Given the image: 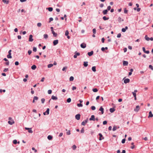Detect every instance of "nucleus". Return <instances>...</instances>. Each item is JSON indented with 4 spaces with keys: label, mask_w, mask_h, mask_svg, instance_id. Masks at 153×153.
I'll use <instances>...</instances> for the list:
<instances>
[{
    "label": "nucleus",
    "mask_w": 153,
    "mask_h": 153,
    "mask_svg": "<svg viewBox=\"0 0 153 153\" xmlns=\"http://www.w3.org/2000/svg\"><path fill=\"white\" fill-rule=\"evenodd\" d=\"M8 119L9 120L8 121V123L9 124L12 125L14 123V121L11 117H9Z\"/></svg>",
    "instance_id": "f257e3e1"
},
{
    "label": "nucleus",
    "mask_w": 153,
    "mask_h": 153,
    "mask_svg": "<svg viewBox=\"0 0 153 153\" xmlns=\"http://www.w3.org/2000/svg\"><path fill=\"white\" fill-rule=\"evenodd\" d=\"M80 55V53L79 52H75V54L74 56V58H76L77 56H79Z\"/></svg>",
    "instance_id": "f03ea898"
},
{
    "label": "nucleus",
    "mask_w": 153,
    "mask_h": 153,
    "mask_svg": "<svg viewBox=\"0 0 153 153\" xmlns=\"http://www.w3.org/2000/svg\"><path fill=\"white\" fill-rule=\"evenodd\" d=\"M143 51V52L149 54V51H146V50L145 48V47H143L142 48Z\"/></svg>",
    "instance_id": "7ed1b4c3"
},
{
    "label": "nucleus",
    "mask_w": 153,
    "mask_h": 153,
    "mask_svg": "<svg viewBox=\"0 0 153 153\" xmlns=\"http://www.w3.org/2000/svg\"><path fill=\"white\" fill-rule=\"evenodd\" d=\"M88 119H87L83 121L81 125L83 126H85L88 121Z\"/></svg>",
    "instance_id": "20e7f679"
},
{
    "label": "nucleus",
    "mask_w": 153,
    "mask_h": 153,
    "mask_svg": "<svg viewBox=\"0 0 153 153\" xmlns=\"http://www.w3.org/2000/svg\"><path fill=\"white\" fill-rule=\"evenodd\" d=\"M33 41V35H30L29 36V42H32Z\"/></svg>",
    "instance_id": "39448f33"
},
{
    "label": "nucleus",
    "mask_w": 153,
    "mask_h": 153,
    "mask_svg": "<svg viewBox=\"0 0 153 153\" xmlns=\"http://www.w3.org/2000/svg\"><path fill=\"white\" fill-rule=\"evenodd\" d=\"M99 135L100 136L99 140H101L104 139V137H103V136L101 133H99Z\"/></svg>",
    "instance_id": "423d86ee"
},
{
    "label": "nucleus",
    "mask_w": 153,
    "mask_h": 153,
    "mask_svg": "<svg viewBox=\"0 0 153 153\" xmlns=\"http://www.w3.org/2000/svg\"><path fill=\"white\" fill-rule=\"evenodd\" d=\"M80 46L82 48H85L86 47V44L84 43H82L81 44Z\"/></svg>",
    "instance_id": "0eeeda50"
},
{
    "label": "nucleus",
    "mask_w": 153,
    "mask_h": 153,
    "mask_svg": "<svg viewBox=\"0 0 153 153\" xmlns=\"http://www.w3.org/2000/svg\"><path fill=\"white\" fill-rule=\"evenodd\" d=\"M129 82H130V79L128 78L126 79H125L124 80V82L125 84L128 83Z\"/></svg>",
    "instance_id": "6e6552de"
},
{
    "label": "nucleus",
    "mask_w": 153,
    "mask_h": 153,
    "mask_svg": "<svg viewBox=\"0 0 153 153\" xmlns=\"http://www.w3.org/2000/svg\"><path fill=\"white\" fill-rule=\"evenodd\" d=\"M53 45H56L58 43V40H54L53 42Z\"/></svg>",
    "instance_id": "1a4fd4ad"
},
{
    "label": "nucleus",
    "mask_w": 153,
    "mask_h": 153,
    "mask_svg": "<svg viewBox=\"0 0 153 153\" xmlns=\"http://www.w3.org/2000/svg\"><path fill=\"white\" fill-rule=\"evenodd\" d=\"M123 62L124 66H127L128 64V62L127 61H123Z\"/></svg>",
    "instance_id": "9d476101"
},
{
    "label": "nucleus",
    "mask_w": 153,
    "mask_h": 153,
    "mask_svg": "<svg viewBox=\"0 0 153 153\" xmlns=\"http://www.w3.org/2000/svg\"><path fill=\"white\" fill-rule=\"evenodd\" d=\"M140 106L139 105H137L136 107V108L134 109V111H138L139 109Z\"/></svg>",
    "instance_id": "9b49d317"
},
{
    "label": "nucleus",
    "mask_w": 153,
    "mask_h": 153,
    "mask_svg": "<svg viewBox=\"0 0 153 153\" xmlns=\"http://www.w3.org/2000/svg\"><path fill=\"white\" fill-rule=\"evenodd\" d=\"M117 20L120 23L122 21L123 22L124 21V20L122 19L120 17L118 18Z\"/></svg>",
    "instance_id": "f8f14e48"
},
{
    "label": "nucleus",
    "mask_w": 153,
    "mask_h": 153,
    "mask_svg": "<svg viewBox=\"0 0 153 153\" xmlns=\"http://www.w3.org/2000/svg\"><path fill=\"white\" fill-rule=\"evenodd\" d=\"M94 53V52L93 51H91L90 52H88V54L89 56H91Z\"/></svg>",
    "instance_id": "ddd939ff"
},
{
    "label": "nucleus",
    "mask_w": 153,
    "mask_h": 153,
    "mask_svg": "<svg viewBox=\"0 0 153 153\" xmlns=\"http://www.w3.org/2000/svg\"><path fill=\"white\" fill-rule=\"evenodd\" d=\"M99 110L101 112V114H103L104 113V109L102 106H101L99 109Z\"/></svg>",
    "instance_id": "4468645a"
},
{
    "label": "nucleus",
    "mask_w": 153,
    "mask_h": 153,
    "mask_svg": "<svg viewBox=\"0 0 153 153\" xmlns=\"http://www.w3.org/2000/svg\"><path fill=\"white\" fill-rule=\"evenodd\" d=\"M89 120H90L94 121L95 120L94 115H91V117L89 119Z\"/></svg>",
    "instance_id": "2eb2a0df"
},
{
    "label": "nucleus",
    "mask_w": 153,
    "mask_h": 153,
    "mask_svg": "<svg viewBox=\"0 0 153 153\" xmlns=\"http://www.w3.org/2000/svg\"><path fill=\"white\" fill-rule=\"evenodd\" d=\"M51 99L54 100H57L58 98L54 96L53 95H52L51 96Z\"/></svg>",
    "instance_id": "dca6fc26"
},
{
    "label": "nucleus",
    "mask_w": 153,
    "mask_h": 153,
    "mask_svg": "<svg viewBox=\"0 0 153 153\" xmlns=\"http://www.w3.org/2000/svg\"><path fill=\"white\" fill-rule=\"evenodd\" d=\"M52 33H53L54 37H56L57 36V34L54 31H52Z\"/></svg>",
    "instance_id": "f3484780"
},
{
    "label": "nucleus",
    "mask_w": 153,
    "mask_h": 153,
    "mask_svg": "<svg viewBox=\"0 0 153 153\" xmlns=\"http://www.w3.org/2000/svg\"><path fill=\"white\" fill-rule=\"evenodd\" d=\"M119 128V127H117V126H114L112 128V130L113 131H115L116 129H117L118 128Z\"/></svg>",
    "instance_id": "a211bd4d"
},
{
    "label": "nucleus",
    "mask_w": 153,
    "mask_h": 153,
    "mask_svg": "<svg viewBox=\"0 0 153 153\" xmlns=\"http://www.w3.org/2000/svg\"><path fill=\"white\" fill-rule=\"evenodd\" d=\"M109 111L111 112L112 113L115 111V109L114 108H111L110 109Z\"/></svg>",
    "instance_id": "6ab92c4d"
},
{
    "label": "nucleus",
    "mask_w": 153,
    "mask_h": 153,
    "mask_svg": "<svg viewBox=\"0 0 153 153\" xmlns=\"http://www.w3.org/2000/svg\"><path fill=\"white\" fill-rule=\"evenodd\" d=\"M36 68V66L35 65H33L31 67L32 69L33 70H35Z\"/></svg>",
    "instance_id": "aec40b11"
},
{
    "label": "nucleus",
    "mask_w": 153,
    "mask_h": 153,
    "mask_svg": "<svg viewBox=\"0 0 153 153\" xmlns=\"http://www.w3.org/2000/svg\"><path fill=\"white\" fill-rule=\"evenodd\" d=\"M108 12L107 10H105L103 11L102 13L104 15H106L107 14Z\"/></svg>",
    "instance_id": "412c9836"
},
{
    "label": "nucleus",
    "mask_w": 153,
    "mask_h": 153,
    "mask_svg": "<svg viewBox=\"0 0 153 153\" xmlns=\"http://www.w3.org/2000/svg\"><path fill=\"white\" fill-rule=\"evenodd\" d=\"M88 62H84L83 65L85 67H87L88 66Z\"/></svg>",
    "instance_id": "4be33fe9"
},
{
    "label": "nucleus",
    "mask_w": 153,
    "mask_h": 153,
    "mask_svg": "<svg viewBox=\"0 0 153 153\" xmlns=\"http://www.w3.org/2000/svg\"><path fill=\"white\" fill-rule=\"evenodd\" d=\"M145 39L147 41H149L150 40V38L148 37L147 35L145 36Z\"/></svg>",
    "instance_id": "5701e85b"
},
{
    "label": "nucleus",
    "mask_w": 153,
    "mask_h": 153,
    "mask_svg": "<svg viewBox=\"0 0 153 153\" xmlns=\"http://www.w3.org/2000/svg\"><path fill=\"white\" fill-rule=\"evenodd\" d=\"M102 19L105 21L108 20L109 19V17H106L105 16H104L102 17Z\"/></svg>",
    "instance_id": "b1692460"
},
{
    "label": "nucleus",
    "mask_w": 153,
    "mask_h": 153,
    "mask_svg": "<svg viewBox=\"0 0 153 153\" xmlns=\"http://www.w3.org/2000/svg\"><path fill=\"white\" fill-rule=\"evenodd\" d=\"M47 9H48V11L50 12L52 11L53 10V8L52 7H49L48 8H47Z\"/></svg>",
    "instance_id": "393cba45"
},
{
    "label": "nucleus",
    "mask_w": 153,
    "mask_h": 153,
    "mask_svg": "<svg viewBox=\"0 0 153 153\" xmlns=\"http://www.w3.org/2000/svg\"><path fill=\"white\" fill-rule=\"evenodd\" d=\"M2 1L5 4H8L9 3V1H6V0H2Z\"/></svg>",
    "instance_id": "a878e982"
},
{
    "label": "nucleus",
    "mask_w": 153,
    "mask_h": 153,
    "mask_svg": "<svg viewBox=\"0 0 153 153\" xmlns=\"http://www.w3.org/2000/svg\"><path fill=\"white\" fill-rule=\"evenodd\" d=\"M80 115H75V118L77 120H79L80 118Z\"/></svg>",
    "instance_id": "bb28decb"
},
{
    "label": "nucleus",
    "mask_w": 153,
    "mask_h": 153,
    "mask_svg": "<svg viewBox=\"0 0 153 153\" xmlns=\"http://www.w3.org/2000/svg\"><path fill=\"white\" fill-rule=\"evenodd\" d=\"M96 67L95 66H93L92 68V70L94 72H95L96 71Z\"/></svg>",
    "instance_id": "cd10ccee"
},
{
    "label": "nucleus",
    "mask_w": 153,
    "mask_h": 153,
    "mask_svg": "<svg viewBox=\"0 0 153 153\" xmlns=\"http://www.w3.org/2000/svg\"><path fill=\"white\" fill-rule=\"evenodd\" d=\"M48 139L49 140H51L52 138H53V137L52 136L50 135H48Z\"/></svg>",
    "instance_id": "c85d7f7f"
},
{
    "label": "nucleus",
    "mask_w": 153,
    "mask_h": 153,
    "mask_svg": "<svg viewBox=\"0 0 153 153\" xmlns=\"http://www.w3.org/2000/svg\"><path fill=\"white\" fill-rule=\"evenodd\" d=\"M74 79V77L73 76H71L69 78V80L70 81H73Z\"/></svg>",
    "instance_id": "c756f323"
},
{
    "label": "nucleus",
    "mask_w": 153,
    "mask_h": 153,
    "mask_svg": "<svg viewBox=\"0 0 153 153\" xmlns=\"http://www.w3.org/2000/svg\"><path fill=\"white\" fill-rule=\"evenodd\" d=\"M44 38L45 39H47L48 37V36L47 34H45L43 35Z\"/></svg>",
    "instance_id": "7c9ffc66"
},
{
    "label": "nucleus",
    "mask_w": 153,
    "mask_h": 153,
    "mask_svg": "<svg viewBox=\"0 0 153 153\" xmlns=\"http://www.w3.org/2000/svg\"><path fill=\"white\" fill-rule=\"evenodd\" d=\"M134 143L133 142H132L131 143V145H132V146H131V149H133L134 148Z\"/></svg>",
    "instance_id": "2f4dec72"
},
{
    "label": "nucleus",
    "mask_w": 153,
    "mask_h": 153,
    "mask_svg": "<svg viewBox=\"0 0 153 153\" xmlns=\"http://www.w3.org/2000/svg\"><path fill=\"white\" fill-rule=\"evenodd\" d=\"M149 68L151 70L153 71V66L151 65H150L149 66Z\"/></svg>",
    "instance_id": "473e14b6"
},
{
    "label": "nucleus",
    "mask_w": 153,
    "mask_h": 153,
    "mask_svg": "<svg viewBox=\"0 0 153 153\" xmlns=\"http://www.w3.org/2000/svg\"><path fill=\"white\" fill-rule=\"evenodd\" d=\"M53 65V64H48V68H51L52 67Z\"/></svg>",
    "instance_id": "72a5a7b5"
},
{
    "label": "nucleus",
    "mask_w": 153,
    "mask_h": 153,
    "mask_svg": "<svg viewBox=\"0 0 153 153\" xmlns=\"http://www.w3.org/2000/svg\"><path fill=\"white\" fill-rule=\"evenodd\" d=\"M76 148V146L75 145H74L72 146V148L74 150H75Z\"/></svg>",
    "instance_id": "f704fd0d"
},
{
    "label": "nucleus",
    "mask_w": 153,
    "mask_h": 153,
    "mask_svg": "<svg viewBox=\"0 0 153 153\" xmlns=\"http://www.w3.org/2000/svg\"><path fill=\"white\" fill-rule=\"evenodd\" d=\"M49 110L50 109L49 108H47V110L45 111V112L47 114H49Z\"/></svg>",
    "instance_id": "c9c22d12"
},
{
    "label": "nucleus",
    "mask_w": 153,
    "mask_h": 153,
    "mask_svg": "<svg viewBox=\"0 0 153 153\" xmlns=\"http://www.w3.org/2000/svg\"><path fill=\"white\" fill-rule=\"evenodd\" d=\"M71 99L70 98H68L67 100V102L68 103H69V102H71Z\"/></svg>",
    "instance_id": "e433bc0d"
},
{
    "label": "nucleus",
    "mask_w": 153,
    "mask_h": 153,
    "mask_svg": "<svg viewBox=\"0 0 153 153\" xmlns=\"http://www.w3.org/2000/svg\"><path fill=\"white\" fill-rule=\"evenodd\" d=\"M92 91L94 92H96L98 91V90L97 88H95L93 89H92Z\"/></svg>",
    "instance_id": "4c0bfd02"
},
{
    "label": "nucleus",
    "mask_w": 153,
    "mask_h": 153,
    "mask_svg": "<svg viewBox=\"0 0 153 153\" xmlns=\"http://www.w3.org/2000/svg\"><path fill=\"white\" fill-rule=\"evenodd\" d=\"M91 108L92 110H94L96 109V108L94 106H91Z\"/></svg>",
    "instance_id": "58836bf2"
},
{
    "label": "nucleus",
    "mask_w": 153,
    "mask_h": 153,
    "mask_svg": "<svg viewBox=\"0 0 153 153\" xmlns=\"http://www.w3.org/2000/svg\"><path fill=\"white\" fill-rule=\"evenodd\" d=\"M65 35L66 36L68 35L69 34V32H68V30H66L65 31Z\"/></svg>",
    "instance_id": "ea45409f"
},
{
    "label": "nucleus",
    "mask_w": 153,
    "mask_h": 153,
    "mask_svg": "<svg viewBox=\"0 0 153 153\" xmlns=\"http://www.w3.org/2000/svg\"><path fill=\"white\" fill-rule=\"evenodd\" d=\"M37 51V49L35 47H33V51L35 52H36Z\"/></svg>",
    "instance_id": "a19ab883"
},
{
    "label": "nucleus",
    "mask_w": 153,
    "mask_h": 153,
    "mask_svg": "<svg viewBox=\"0 0 153 153\" xmlns=\"http://www.w3.org/2000/svg\"><path fill=\"white\" fill-rule=\"evenodd\" d=\"M7 57L8 58H12V56H11V54H8L7 56Z\"/></svg>",
    "instance_id": "79ce46f5"
},
{
    "label": "nucleus",
    "mask_w": 153,
    "mask_h": 153,
    "mask_svg": "<svg viewBox=\"0 0 153 153\" xmlns=\"http://www.w3.org/2000/svg\"><path fill=\"white\" fill-rule=\"evenodd\" d=\"M128 12V10H126V8H125L124 9V13H127Z\"/></svg>",
    "instance_id": "37998d69"
},
{
    "label": "nucleus",
    "mask_w": 153,
    "mask_h": 153,
    "mask_svg": "<svg viewBox=\"0 0 153 153\" xmlns=\"http://www.w3.org/2000/svg\"><path fill=\"white\" fill-rule=\"evenodd\" d=\"M77 105L79 107H82L83 105L81 103L78 104Z\"/></svg>",
    "instance_id": "c03bdc74"
},
{
    "label": "nucleus",
    "mask_w": 153,
    "mask_h": 153,
    "mask_svg": "<svg viewBox=\"0 0 153 153\" xmlns=\"http://www.w3.org/2000/svg\"><path fill=\"white\" fill-rule=\"evenodd\" d=\"M41 25H42V24L41 23L39 22V23H38L37 24V26L38 27H40L41 26Z\"/></svg>",
    "instance_id": "a18cd8bd"
},
{
    "label": "nucleus",
    "mask_w": 153,
    "mask_h": 153,
    "mask_svg": "<svg viewBox=\"0 0 153 153\" xmlns=\"http://www.w3.org/2000/svg\"><path fill=\"white\" fill-rule=\"evenodd\" d=\"M41 100L42 103H44L45 101V100L44 98H42L41 99Z\"/></svg>",
    "instance_id": "49530a36"
},
{
    "label": "nucleus",
    "mask_w": 153,
    "mask_h": 153,
    "mask_svg": "<svg viewBox=\"0 0 153 153\" xmlns=\"http://www.w3.org/2000/svg\"><path fill=\"white\" fill-rule=\"evenodd\" d=\"M28 132H29V133H33V131L32 130H31V128H30V129H29L28 130Z\"/></svg>",
    "instance_id": "de8ad7c7"
},
{
    "label": "nucleus",
    "mask_w": 153,
    "mask_h": 153,
    "mask_svg": "<svg viewBox=\"0 0 153 153\" xmlns=\"http://www.w3.org/2000/svg\"><path fill=\"white\" fill-rule=\"evenodd\" d=\"M13 143L15 144H16L17 143V140H14L13 141Z\"/></svg>",
    "instance_id": "09e8293b"
},
{
    "label": "nucleus",
    "mask_w": 153,
    "mask_h": 153,
    "mask_svg": "<svg viewBox=\"0 0 153 153\" xmlns=\"http://www.w3.org/2000/svg\"><path fill=\"white\" fill-rule=\"evenodd\" d=\"M52 91L51 90H49L48 91V92L49 94H51L52 93Z\"/></svg>",
    "instance_id": "8fccbe9b"
},
{
    "label": "nucleus",
    "mask_w": 153,
    "mask_h": 153,
    "mask_svg": "<svg viewBox=\"0 0 153 153\" xmlns=\"http://www.w3.org/2000/svg\"><path fill=\"white\" fill-rule=\"evenodd\" d=\"M93 33L94 34H95L96 33V30L95 28H94L93 29Z\"/></svg>",
    "instance_id": "3c124183"
},
{
    "label": "nucleus",
    "mask_w": 153,
    "mask_h": 153,
    "mask_svg": "<svg viewBox=\"0 0 153 153\" xmlns=\"http://www.w3.org/2000/svg\"><path fill=\"white\" fill-rule=\"evenodd\" d=\"M84 128H82L81 130V133H83L84 132Z\"/></svg>",
    "instance_id": "603ef678"
},
{
    "label": "nucleus",
    "mask_w": 153,
    "mask_h": 153,
    "mask_svg": "<svg viewBox=\"0 0 153 153\" xmlns=\"http://www.w3.org/2000/svg\"><path fill=\"white\" fill-rule=\"evenodd\" d=\"M33 99H34L35 100H37L38 99V97H37L35 96L33 98Z\"/></svg>",
    "instance_id": "864d4df0"
},
{
    "label": "nucleus",
    "mask_w": 153,
    "mask_h": 153,
    "mask_svg": "<svg viewBox=\"0 0 153 153\" xmlns=\"http://www.w3.org/2000/svg\"><path fill=\"white\" fill-rule=\"evenodd\" d=\"M67 66H65V67H63V68H62V71H65V70L66 69H67Z\"/></svg>",
    "instance_id": "5fc2aeb1"
},
{
    "label": "nucleus",
    "mask_w": 153,
    "mask_h": 153,
    "mask_svg": "<svg viewBox=\"0 0 153 153\" xmlns=\"http://www.w3.org/2000/svg\"><path fill=\"white\" fill-rule=\"evenodd\" d=\"M125 141H126V139L125 138L123 139L122 140V142H121L122 143H124L125 142Z\"/></svg>",
    "instance_id": "6e6d98bb"
},
{
    "label": "nucleus",
    "mask_w": 153,
    "mask_h": 153,
    "mask_svg": "<svg viewBox=\"0 0 153 153\" xmlns=\"http://www.w3.org/2000/svg\"><path fill=\"white\" fill-rule=\"evenodd\" d=\"M8 70V69L7 68H5L3 70V71L4 72H6Z\"/></svg>",
    "instance_id": "4d7b16f0"
},
{
    "label": "nucleus",
    "mask_w": 153,
    "mask_h": 153,
    "mask_svg": "<svg viewBox=\"0 0 153 153\" xmlns=\"http://www.w3.org/2000/svg\"><path fill=\"white\" fill-rule=\"evenodd\" d=\"M111 6H108L107 7V10H109L111 9Z\"/></svg>",
    "instance_id": "13d9d810"
},
{
    "label": "nucleus",
    "mask_w": 153,
    "mask_h": 153,
    "mask_svg": "<svg viewBox=\"0 0 153 153\" xmlns=\"http://www.w3.org/2000/svg\"><path fill=\"white\" fill-rule=\"evenodd\" d=\"M66 134L67 135H70L71 134L70 131V130H69L67 132Z\"/></svg>",
    "instance_id": "bf43d9fd"
},
{
    "label": "nucleus",
    "mask_w": 153,
    "mask_h": 153,
    "mask_svg": "<svg viewBox=\"0 0 153 153\" xmlns=\"http://www.w3.org/2000/svg\"><path fill=\"white\" fill-rule=\"evenodd\" d=\"M121 34L120 33H119L117 34V38H120L121 37Z\"/></svg>",
    "instance_id": "052dcab7"
},
{
    "label": "nucleus",
    "mask_w": 153,
    "mask_h": 153,
    "mask_svg": "<svg viewBox=\"0 0 153 153\" xmlns=\"http://www.w3.org/2000/svg\"><path fill=\"white\" fill-rule=\"evenodd\" d=\"M107 121H104L103 122V124L104 125H106L107 123Z\"/></svg>",
    "instance_id": "680f3d73"
},
{
    "label": "nucleus",
    "mask_w": 153,
    "mask_h": 153,
    "mask_svg": "<svg viewBox=\"0 0 153 153\" xmlns=\"http://www.w3.org/2000/svg\"><path fill=\"white\" fill-rule=\"evenodd\" d=\"M134 97L136 96V94L134 92H132Z\"/></svg>",
    "instance_id": "e2e57ef3"
},
{
    "label": "nucleus",
    "mask_w": 153,
    "mask_h": 153,
    "mask_svg": "<svg viewBox=\"0 0 153 153\" xmlns=\"http://www.w3.org/2000/svg\"><path fill=\"white\" fill-rule=\"evenodd\" d=\"M32 150H34V152H37V150L36 149H35V148L34 147H33V148H32Z\"/></svg>",
    "instance_id": "0e129e2a"
},
{
    "label": "nucleus",
    "mask_w": 153,
    "mask_h": 153,
    "mask_svg": "<svg viewBox=\"0 0 153 153\" xmlns=\"http://www.w3.org/2000/svg\"><path fill=\"white\" fill-rule=\"evenodd\" d=\"M15 64L16 65H18L19 64V62L18 61H16L15 62Z\"/></svg>",
    "instance_id": "69168bd1"
},
{
    "label": "nucleus",
    "mask_w": 153,
    "mask_h": 153,
    "mask_svg": "<svg viewBox=\"0 0 153 153\" xmlns=\"http://www.w3.org/2000/svg\"><path fill=\"white\" fill-rule=\"evenodd\" d=\"M76 87L74 86H73L72 87V90L74 91V90L76 89Z\"/></svg>",
    "instance_id": "338daca9"
},
{
    "label": "nucleus",
    "mask_w": 153,
    "mask_h": 153,
    "mask_svg": "<svg viewBox=\"0 0 153 153\" xmlns=\"http://www.w3.org/2000/svg\"><path fill=\"white\" fill-rule=\"evenodd\" d=\"M32 53V51L31 50H29L28 51V53L29 54V55H30L31 53Z\"/></svg>",
    "instance_id": "774afa93"
}]
</instances>
